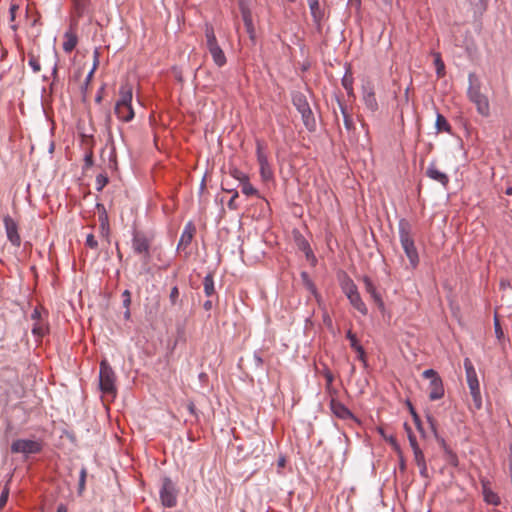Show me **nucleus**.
<instances>
[{
    "instance_id": "nucleus-50",
    "label": "nucleus",
    "mask_w": 512,
    "mask_h": 512,
    "mask_svg": "<svg viewBox=\"0 0 512 512\" xmlns=\"http://www.w3.org/2000/svg\"><path fill=\"white\" fill-rule=\"evenodd\" d=\"M85 476H86V472H85V470L83 469V470L81 471V476H80V481H79L80 489H83V488H84V484H85Z\"/></svg>"
},
{
    "instance_id": "nucleus-4",
    "label": "nucleus",
    "mask_w": 512,
    "mask_h": 512,
    "mask_svg": "<svg viewBox=\"0 0 512 512\" xmlns=\"http://www.w3.org/2000/svg\"><path fill=\"white\" fill-rule=\"evenodd\" d=\"M464 368L466 372L467 384L470 389V394L473 398L474 405L477 409H480L482 406L480 385L474 365L469 358L464 359Z\"/></svg>"
},
{
    "instance_id": "nucleus-25",
    "label": "nucleus",
    "mask_w": 512,
    "mask_h": 512,
    "mask_svg": "<svg viewBox=\"0 0 512 512\" xmlns=\"http://www.w3.org/2000/svg\"><path fill=\"white\" fill-rule=\"evenodd\" d=\"M203 286L206 296L210 297L215 294L214 279L211 273L204 277Z\"/></svg>"
},
{
    "instance_id": "nucleus-22",
    "label": "nucleus",
    "mask_w": 512,
    "mask_h": 512,
    "mask_svg": "<svg viewBox=\"0 0 512 512\" xmlns=\"http://www.w3.org/2000/svg\"><path fill=\"white\" fill-rule=\"evenodd\" d=\"M427 176L430 177L431 179L441 183L442 185H446L449 181L448 179V176L441 172L440 170H438L435 166H430L428 167L427 169Z\"/></svg>"
},
{
    "instance_id": "nucleus-10",
    "label": "nucleus",
    "mask_w": 512,
    "mask_h": 512,
    "mask_svg": "<svg viewBox=\"0 0 512 512\" xmlns=\"http://www.w3.org/2000/svg\"><path fill=\"white\" fill-rule=\"evenodd\" d=\"M160 499L165 507L172 508L177 504V490L169 478H164L160 489Z\"/></svg>"
},
{
    "instance_id": "nucleus-46",
    "label": "nucleus",
    "mask_w": 512,
    "mask_h": 512,
    "mask_svg": "<svg viewBox=\"0 0 512 512\" xmlns=\"http://www.w3.org/2000/svg\"><path fill=\"white\" fill-rule=\"evenodd\" d=\"M108 179L104 175H98L96 178V183L98 185V190H102L103 187L107 184Z\"/></svg>"
},
{
    "instance_id": "nucleus-63",
    "label": "nucleus",
    "mask_w": 512,
    "mask_h": 512,
    "mask_svg": "<svg viewBox=\"0 0 512 512\" xmlns=\"http://www.w3.org/2000/svg\"><path fill=\"white\" fill-rule=\"evenodd\" d=\"M222 189H223L224 191H226V192H229V193H231V190H232V189H230V188H227V189H226V188H224V187H222Z\"/></svg>"
},
{
    "instance_id": "nucleus-12",
    "label": "nucleus",
    "mask_w": 512,
    "mask_h": 512,
    "mask_svg": "<svg viewBox=\"0 0 512 512\" xmlns=\"http://www.w3.org/2000/svg\"><path fill=\"white\" fill-rule=\"evenodd\" d=\"M150 239L142 232L136 231L132 238V248L136 254L143 255L147 262L150 254Z\"/></svg>"
},
{
    "instance_id": "nucleus-28",
    "label": "nucleus",
    "mask_w": 512,
    "mask_h": 512,
    "mask_svg": "<svg viewBox=\"0 0 512 512\" xmlns=\"http://www.w3.org/2000/svg\"><path fill=\"white\" fill-rule=\"evenodd\" d=\"M342 86L347 91L349 96H354L353 77L349 71H347L344 77L342 78Z\"/></svg>"
},
{
    "instance_id": "nucleus-23",
    "label": "nucleus",
    "mask_w": 512,
    "mask_h": 512,
    "mask_svg": "<svg viewBox=\"0 0 512 512\" xmlns=\"http://www.w3.org/2000/svg\"><path fill=\"white\" fill-rule=\"evenodd\" d=\"M78 39L75 33L67 31L64 34L63 50L70 53L77 45Z\"/></svg>"
},
{
    "instance_id": "nucleus-36",
    "label": "nucleus",
    "mask_w": 512,
    "mask_h": 512,
    "mask_svg": "<svg viewBox=\"0 0 512 512\" xmlns=\"http://www.w3.org/2000/svg\"><path fill=\"white\" fill-rule=\"evenodd\" d=\"M100 233L102 235V237H104L105 239H107V241H109V225H108V222H107V217L104 216V217H100Z\"/></svg>"
},
{
    "instance_id": "nucleus-58",
    "label": "nucleus",
    "mask_w": 512,
    "mask_h": 512,
    "mask_svg": "<svg viewBox=\"0 0 512 512\" xmlns=\"http://www.w3.org/2000/svg\"><path fill=\"white\" fill-rule=\"evenodd\" d=\"M358 357L359 359H361L362 361H364V358H365V351L364 349L362 348V353H358Z\"/></svg>"
},
{
    "instance_id": "nucleus-26",
    "label": "nucleus",
    "mask_w": 512,
    "mask_h": 512,
    "mask_svg": "<svg viewBox=\"0 0 512 512\" xmlns=\"http://www.w3.org/2000/svg\"><path fill=\"white\" fill-rule=\"evenodd\" d=\"M440 443L445 451L447 462L454 467L458 466L457 455L446 445V443L443 439H441Z\"/></svg>"
},
{
    "instance_id": "nucleus-9",
    "label": "nucleus",
    "mask_w": 512,
    "mask_h": 512,
    "mask_svg": "<svg viewBox=\"0 0 512 512\" xmlns=\"http://www.w3.org/2000/svg\"><path fill=\"white\" fill-rule=\"evenodd\" d=\"M425 379H429V399L432 401L439 400L444 396L443 382L438 373L433 369H427L422 373Z\"/></svg>"
},
{
    "instance_id": "nucleus-39",
    "label": "nucleus",
    "mask_w": 512,
    "mask_h": 512,
    "mask_svg": "<svg viewBox=\"0 0 512 512\" xmlns=\"http://www.w3.org/2000/svg\"><path fill=\"white\" fill-rule=\"evenodd\" d=\"M231 193H232V197H231V199L228 201V204H227V205H228L229 209H231V210H236V209L238 208V206H237V204H236V199L238 198L239 193H238V191H237V190H235V189H232V190H231Z\"/></svg>"
},
{
    "instance_id": "nucleus-56",
    "label": "nucleus",
    "mask_w": 512,
    "mask_h": 512,
    "mask_svg": "<svg viewBox=\"0 0 512 512\" xmlns=\"http://www.w3.org/2000/svg\"><path fill=\"white\" fill-rule=\"evenodd\" d=\"M406 468V464H405V460L403 459V457L401 456L400 457V469L401 470H404Z\"/></svg>"
},
{
    "instance_id": "nucleus-3",
    "label": "nucleus",
    "mask_w": 512,
    "mask_h": 512,
    "mask_svg": "<svg viewBox=\"0 0 512 512\" xmlns=\"http://www.w3.org/2000/svg\"><path fill=\"white\" fill-rule=\"evenodd\" d=\"M133 89L128 83L121 85L119 89V98L115 104V114L123 122L133 120L135 113L132 108Z\"/></svg>"
},
{
    "instance_id": "nucleus-55",
    "label": "nucleus",
    "mask_w": 512,
    "mask_h": 512,
    "mask_svg": "<svg viewBox=\"0 0 512 512\" xmlns=\"http://www.w3.org/2000/svg\"><path fill=\"white\" fill-rule=\"evenodd\" d=\"M204 308H205L206 310H210V309L212 308V302H211L210 300L206 301V302L204 303Z\"/></svg>"
},
{
    "instance_id": "nucleus-17",
    "label": "nucleus",
    "mask_w": 512,
    "mask_h": 512,
    "mask_svg": "<svg viewBox=\"0 0 512 512\" xmlns=\"http://www.w3.org/2000/svg\"><path fill=\"white\" fill-rule=\"evenodd\" d=\"M413 456H414V462L417 465V467L419 468L420 475L425 479H429L430 476L428 473V467H427L426 459H425L422 449L419 448L417 450H414Z\"/></svg>"
},
{
    "instance_id": "nucleus-53",
    "label": "nucleus",
    "mask_w": 512,
    "mask_h": 512,
    "mask_svg": "<svg viewBox=\"0 0 512 512\" xmlns=\"http://www.w3.org/2000/svg\"><path fill=\"white\" fill-rule=\"evenodd\" d=\"M32 319L35 320V322L39 321L40 313L37 309H35L31 315Z\"/></svg>"
},
{
    "instance_id": "nucleus-13",
    "label": "nucleus",
    "mask_w": 512,
    "mask_h": 512,
    "mask_svg": "<svg viewBox=\"0 0 512 512\" xmlns=\"http://www.w3.org/2000/svg\"><path fill=\"white\" fill-rule=\"evenodd\" d=\"M362 101L370 112L375 113L378 111L379 105L376 99L374 85L369 81L362 85Z\"/></svg>"
},
{
    "instance_id": "nucleus-60",
    "label": "nucleus",
    "mask_w": 512,
    "mask_h": 512,
    "mask_svg": "<svg viewBox=\"0 0 512 512\" xmlns=\"http://www.w3.org/2000/svg\"><path fill=\"white\" fill-rule=\"evenodd\" d=\"M130 317V311L129 309L127 308L126 312H125V318L128 319Z\"/></svg>"
},
{
    "instance_id": "nucleus-8",
    "label": "nucleus",
    "mask_w": 512,
    "mask_h": 512,
    "mask_svg": "<svg viewBox=\"0 0 512 512\" xmlns=\"http://www.w3.org/2000/svg\"><path fill=\"white\" fill-rule=\"evenodd\" d=\"M43 443L40 440L17 439L11 444L12 453H20L25 457L42 451Z\"/></svg>"
},
{
    "instance_id": "nucleus-37",
    "label": "nucleus",
    "mask_w": 512,
    "mask_h": 512,
    "mask_svg": "<svg viewBox=\"0 0 512 512\" xmlns=\"http://www.w3.org/2000/svg\"><path fill=\"white\" fill-rule=\"evenodd\" d=\"M46 332V327L40 321L34 323L32 333L37 337H42Z\"/></svg>"
},
{
    "instance_id": "nucleus-5",
    "label": "nucleus",
    "mask_w": 512,
    "mask_h": 512,
    "mask_svg": "<svg viewBox=\"0 0 512 512\" xmlns=\"http://www.w3.org/2000/svg\"><path fill=\"white\" fill-rule=\"evenodd\" d=\"M206 48L210 53L213 62L218 67H223L226 62V56L222 48L219 46L217 38L212 26L206 25L205 28Z\"/></svg>"
},
{
    "instance_id": "nucleus-47",
    "label": "nucleus",
    "mask_w": 512,
    "mask_h": 512,
    "mask_svg": "<svg viewBox=\"0 0 512 512\" xmlns=\"http://www.w3.org/2000/svg\"><path fill=\"white\" fill-rule=\"evenodd\" d=\"M18 5L16 4H12L10 9H9V12H10V20L13 22L15 20V14H16V11L18 10Z\"/></svg>"
},
{
    "instance_id": "nucleus-19",
    "label": "nucleus",
    "mask_w": 512,
    "mask_h": 512,
    "mask_svg": "<svg viewBox=\"0 0 512 512\" xmlns=\"http://www.w3.org/2000/svg\"><path fill=\"white\" fill-rule=\"evenodd\" d=\"M363 282H364L365 290L367 291V293H369L371 295V297L373 298L374 302L378 305V307L380 309H383L384 302H383L381 296L379 295V293L376 291V287L374 286L372 280L368 277H365L363 279Z\"/></svg>"
},
{
    "instance_id": "nucleus-40",
    "label": "nucleus",
    "mask_w": 512,
    "mask_h": 512,
    "mask_svg": "<svg viewBox=\"0 0 512 512\" xmlns=\"http://www.w3.org/2000/svg\"><path fill=\"white\" fill-rule=\"evenodd\" d=\"M407 431H408V439H409V443L412 448V451L419 449L420 447L418 445L416 436L411 432L410 428H408Z\"/></svg>"
},
{
    "instance_id": "nucleus-14",
    "label": "nucleus",
    "mask_w": 512,
    "mask_h": 512,
    "mask_svg": "<svg viewBox=\"0 0 512 512\" xmlns=\"http://www.w3.org/2000/svg\"><path fill=\"white\" fill-rule=\"evenodd\" d=\"M257 161L260 166V176L263 181L267 182L272 180L273 178V171L269 165L267 156L263 152L262 146L260 143L257 144Z\"/></svg>"
},
{
    "instance_id": "nucleus-44",
    "label": "nucleus",
    "mask_w": 512,
    "mask_h": 512,
    "mask_svg": "<svg viewBox=\"0 0 512 512\" xmlns=\"http://www.w3.org/2000/svg\"><path fill=\"white\" fill-rule=\"evenodd\" d=\"M122 298H123V305H124V307L129 308V306L131 304V293H130V291L129 290H125L122 293Z\"/></svg>"
},
{
    "instance_id": "nucleus-31",
    "label": "nucleus",
    "mask_w": 512,
    "mask_h": 512,
    "mask_svg": "<svg viewBox=\"0 0 512 512\" xmlns=\"http://www.w3.org/2000/svg\"><path fill=\"white\" fill-rule=\"evenodd\" d=\"M338 103H339V107H340L341 113L344 118V125L348 130H350L353 128V125H354L353 120H352L351 116L348 114L346 106L340 101Z\"/></svg>"
},
{
    "instance_id": "nucleus-48",
    "label": "nucleus",
    "mask_w": 512,
    "mask_h": 512,
    "mask_svg": "<svg viewBox=\"0 0 512 512\" xmlns=\"http://www.w3.org/2000/svg\"><path fill=\"white\" fill-rule=\"evenodd\" d=\"M495 332L498 338H500L503 335L499 320L495 318Z\"/></svg>"
},
{
    "instance_id": "nucleus-61",
    "label": "nucleus",
    "mask_w": 512,
    "mask_h": 512,
    "mask_svg": "<svg viewBox=\"0 0 512 512\" xmlns=\"http://www.w3.org/2000/svg\"><path fill=\"white\" fill-rule=\"evenodd\" d=\"M324 321H325V322H327V323H329V324H331V319H330L328 316H326V317L324 318Z\"/></svg>"
},
{
    "instance_id": "nucleus-27",
    "label": "nucleus",
    "mask_w": 512,
    "mask_h": 512,
    "mask_svg": "<svg viewBox=\"0 0 512 512\" xmlns=\"http://www.w3.org/2000/svg\"><path fill=\"white\" fill-rule=\"evenodd\" d=\"M311 15L315 22H320L323 17V12L320 8L319 0L308 3Z\"/></svg>"
},
{
    "instance_id": "nucleus-11",
    "label": "nucleus",
    "mask_w": 512,
    "mask_h": 512,
    "mask_svg": "<svg viewBox=\"0 0 512 512\" xmlns=\"http://www.w3.org/2000/svg\"><path fill=\"white\" fill-rule=\"evenodd\" d=\"M343 289L344 293L349 299L350 304L362 315H366L368 310L365 303L361 299V296L358 292L356 285L352 281H349L345 284Z\"/></svg>"
},
{
    "instance_id": "nucleus-43",
    "label": "nucleus",
    "mask_w": 512,
    "mask_h": 512,
    "mask_svg": "<svg viewBox=\"0 0 512 512\" xmlns=\"http://www.w3.org/2000/svg\"><path fill=\"white\" fill-rule=\"evenodd\" d=\"M178 298H179V290L176 286H174L170 291L169 299H170L171 303L174 305L177 303Z\"/></svg>"
},
{
    "instance_id": "nucleus-41",
    "label": "nucleus",
    "mask_w": 512,
    "mask_h": 512,
    "mask_svg": "<svg viewBox=\"0 0 512 512\" xmlns=\"http://www.w3.org/2000/svg\"><path fill=\"white\" fill-rule=\"evenodd\" d=\"M98 56H99V54H98V51L96 50V51L94 52V64H93V67H92V69L90 70V72L88 73L87 78H86L87 82H89V81L92 79L93 74H94V72H95V70H96V68H97L98 61H99V60H98Z\"/></svg>"
},
{
    "instance_id": "nucleus-45",
    "label": "nucleus",
    "mask_w": 512,
    "mask_h": 512,
    "mask_svg": "<svg viewBox=\"0 0 512 512\" xmlns=\"http://www.w3.org/2000/svg\"><path fill=\"white\" fill-rule=\"evenodd\" d=\"M242 15H243V20H244L246 26L248 27V29H250L251 24H252L250 12L247 9L242 8Z\"/></svg>"
},
{
    "instance_id": "nucleus-38",
    "label": "nucleus",
    "mask_w": 512,
    "mask_h": 512,
    "mask_svg": "<svg viewBox=\"0 0 512 512\" xmlns=\"http://www.w3.org/2000/svg\"><path fill=\"white\" fill-rule=\"evenodd\" d=\"M9 497V487L5 485L0 495V511L4 508Z\"/></svg>"
},
{
    "instance_id": "nucleus-6",
    "label": "nucleus",
    "mask_w": 512,
    "mask_h": 512,
    "mask_svg": "<svg viewBox=\"0 0 512 512\" xmlns=\"http://www.w3.org/2000/svg\"><path fill=\"white\" fill-rule=\"evenodd\" d=\"M115 380L116 376L112 367L108 364L106 360L101 361L99 372V382L101 391L105 394L114 396L116 393Z\"/></svg>"
},
{
    "instance_id": "nucleus-21",
    "label": "nucleus",
    "mask_w": 512,
    "mask_h": 512,
    "mask_svg": "<svg viewBox=\"0 0 512 512\" xmlns=\"http://www.w3.org/2000/svg\"><path fill=\"white\" fill-rule=\"evenodd\" d=\"M482 493H483L484 501L486 503L494 505V506H497L500 504L499 496L489 488L488 483L485 481H482Z\"/></svg>"
},
{
    "instance_id": "nucleus-24",
    "label": "nucleus",
    "mask_w": 512,
    "mask_h": 512,
    "mask_svg": "<svg viewBox=\"0 0 512 512\" xmlns=\"http://www.w3.org/2000/svg\"><path fill=\"white\" fill-rule=\"evenodd\" d=\"M435 128L438 133H451V125L449 124L447 119L440 113H437L436 115Z\"/></svg>"
},
{
    "instance_id": "nucleus-34",
    "label": "nucleus",
    "mask_w": 512,
    "mask_h": 512,
    "mask_svg": "<svg viewBox=\"0 0 512 512\" xmlns=\"http://www.w3.org/2000/svg\"><path fill=\"white\" fill-rule=\"evenodd\" d=\"M28 56H29L28 64L32 68L33 72L34 73L40 72L41 66H40L39 58L32 53H29Z\"/></svg>"
},
{
    "instance_id": "nucleus-54",
    "label": "nucleus",
    "mask_w": 512,
    "mask_h": 512,
    "mask_svg": "<svg viewBox=\"0 0 512 512\" xmlns=\"http://www.w3.org/2000/svg\"><path fill=\"white\" fill-rule=\"evenodd\" d=\"M92 159H93L92 153H90L89 155H86L85 161H86L87 166H91L92 165V163H93Z\"/></svg>"
},
{
    "instance_id": "nucleus-35",
    "label": "nucleus",
    "mask_w": 512,
    "mask_h": 512,
    "mask_svg": "<svg viewBox=\"0 0 512 512\" xmlns=\"http://www.w3.org/2000/svg\"><path fill=\"white\" fill-rule=\"evenodd\" d=\"M347 338L350 340L351 347L357 352L362 353V346L358 343L356 335L349 330L347 332Z\"/></svg>"
},
{
    "instance_id": "nucleus-57",
    "label": "nucleus",
    "mask_w": 512,
    "mask_h": 512,
    "mask_svg": "<svg viewBox=\"0 0 512 512\" xmlns=\"http://www.w3.org/2000/svg\"><path fill=\"white\" fill-rule=\"evenodd\" d=\"M57 512H67V509L64 505H60L57 508Z\"/></svg>"
},
{
    "instance_id": "nucleus-1",
    "label": "nucleus",
    "mask_w": 512,
    "mask_h": 512,
    "mask_svg": "<svg viewBox=\"0 0 512 512\" xmlns=\"http://www.w3.org/2000/svg\"><path fill=\"white\" fill-rule=\"evenodd\" d=\"M468 82L467 97L469 101L475 105L481 116L488 117L490 115V103L487 95L481 91V83L473 73L469 74Z\"/></svg>"
},
{
    "instance_id": "nucleus-42",
    "label": "nucleus",
    "mask_w": 512,
    "mask_h": 512,
    "mask_svg": "<svg viewBox=\"0 0 512 512\" xmlns=\"http://www.w3.org/2000/svg\"><path fill=\"white\" fill-rule=\"evenodd\" d=\"M86 245L91 249L98 248V242L96 241L93 234H88L86 237Z\"/></svg>"
},
{
    "instance_id": "nucleus-20",
    "label": "nucleus",
    "mask_w": 512,
    "mask_h": 512,
    "mask_svg": "<svg viewBox=\"0 0 512 512\" xmlns=\"http://www.w3.org/2000/svg\"><path fill=\"white\" fill-rule=\"evenodd\" d=\"M331 409L333 413L341 419H349L353 417L352 413L345 405L334 399L331 401Z\"/></svg>"
},
{
    "instance_id": "nucleus-59",
    "label": "nucleus",
    "mask_w": 512,
    "mask_h": 512,
    "mask_svg": "<svg viewBox=\"0 0 512 512\" xmlns=\"http://www.w3.org/2000/svg\"><path fill=\"white\" fill-rule=\"evenodd\" d=\"M506 194L512 196V186L506 189Z\"/></svg>"
},
{
    "instance_id": "nucleus-33",
    "label": "nucleus",
    "mask_w": 512,
    "mask_h": 512,
    "mask_svg": "<svg viewBox=\"0 0 512 512\" xmlns=\"http://www.w3.org/2000/svg\"><path fill=\"white\" fill-rule=\"evenodd\" d=\"M229 173L234 179L238 180L240 182V184H242L243 182H245L249 179V176L246 173L242 172L241 170H239L236 167L230 168Z\"/></svg>"
},
{
    "instance_id": "nucleus-49",
    "label": "nucleus",
    "mask_w": 512,
    "mask_h": 512,
    "mask_svg": "<svg viewBox=\"0 0 512 512\" xmlns=\"http://www.w3.org/2000/svg\"><path fill=\"white\" fill-rule=\"evenodd\" d=\"M410 411H411V414L413 415L414 420H415V422H416V424H417L418 430H420V431H421V426H420L419 417H418V415L416 414V412L414 411V409H413V407H412V406H410Z\"/></svg>"
},
{
    "instance_id": "nucleus-15",
    "label": "nucleus",
    "mask_w": 512,
    "mask_h": 512,
    "mask_svg": "<svg viewBox=\"0 0 512 512\" xmlns=\"http://www.w3.org/2000/svg\"><path fill=\"white\" fill-rule=\"evenodd\" d=\"M4 226L7 234L8 240L15 246H20L21 237L18 233V226L16 222L9 216L6 215L3 219Z\"/></svg>"
},
{
    "instance_id": "nucleus-29",
    "label": "nucleus",
    "mask_w": 512,
    "mask_h": 512,
    "mask_svg": "<svg viewBox=\"0 0 512 512\" xmlns=\"http://www.w3.org/2000/svg\"><path fill=\"white\" fill-rule=\"evenodd\" d=\"M240 185L242 188V193L246 196L260 197L259 191L250 183L249 179Z\"/></svg>"
},
{
    "instance_id": "nucleus-30",
    "label": "nucleus",
    "mask_w": 512,
    "mask_h": 512,
    "mask_svg": "<svg viewBox=\"0 0 512 512\" xmlns=\"http://www.w3.org/2000/svg\"><path fill=\"white\" fill-rule=\"evenodd\" d=\"M302 277L305 281L306 288L314 295L316 301L318 303H321V297L318 294L317 289H316L315 285L313 284V282L308 279L307 273L303 272Z\"/></svg>"
},
{
    "instance_id": "nucleus-16",
    "label": "nucleus",
    "mask_w": 512,
    "mask_h": 512,
    "mask_svg": "<svg viewBox=\"0 0 512 512\" xmlns=\"http://www.w3.org/2000/svg\"><path fill=\"white\" fill-rule=\"evenodd\" d=\"M73 19L78 20L91 14L90 0H72Z\"/></svg>"
},
{
    "instance_id": "nucleus-2",
    "label": "nucleus",
    "mask_w": 512,
    "mask_h": 512,
    "mask_svg": "<svg viewBox=\"0 0 512 512\" xmlns=\"http://www.w3.org/2000/svg\"><path fill=\"white\" fill-rule=\"evenodd\" d=\"M398 229L401 246L412 268H415L419 263V256L414 243L412 226L406 219H401L398 224Z\"/></svg>"
},
{
    "instance_id": "nucleus-51",
    "label": "nucleus",
    "mask_w": 512,
    "mask_h": 512,
    "mask_svg": "<svg viewBox=\"0 0 512 512\" xmlns=\"http://www.w3.org/2000/svg\"><path fill=\"white\" fill-rule=\"evenodd\" d=\"M349 4L354 6L356 9L360 8L361 0H349Z\"/></svg>"
},
{
    "instance_id": "nucleus-7",
    "label": "nucleus",
    "mask_w": 512,
    "mask_h": 512,
    "mask_svg": "<svg viewBox=\"0 0 512 512\" xmlns=\"http://www.w3.org/2000/svg\"><path fill=\"white\" fill-rule=\"evenodd\" d=\"M293 104L296 107V109L298 110V112L301 114L305 127L309 131L315 130V127H316L315 118L313 116V112L310 108V105H309L306 97L301 93L295 94L293 96Z\"/></svg>"
},
{
    "instance_id": "nucleus-62",
    "label": "nucleus",
    "mask_w": 512,
    "mask_h": 512,
    "mask_svg": "<svg viewBox=\"0 0 512 512\" xmlns=\"http://www.w3.org/2000/svg\"><path fill=\"white\" fill-rule=\"evenodd\" d=\"M332 379H333V378H332V376H331V375H327V381H328V383H331V382H332Z\"/></svg>"
},
{
    "instance_id": "nucleus-18",
    "label": "nucleus",
    "mask_w": 512,
    "mask_h": 512,
    "mask_svg": "<svg viewBox=\"0 0 512 512\" xmlns=\"http://www.w3.org/2000/svg\"><path fill=\"white\" fill-rule=\"evenodd\" d=\"M195 232L196 228L193 225V223H187L180 237L178 248H186L187 246H189L194 237Z\"/></svg>"
},
{
    "instance_id": "nucleus-64",
    "label": "nucleus",
    "mask_w": 512,
    "mask_h": 512,
    "mask_svg": "<svg viewBox=\"0 0 512 512\" xmlns=\"http://www.w3.org/2000/svg\"><path fill=\"white\" fill-rule=\"evenodd\" d=\"M256 360H257L258 363H262V359L261 358L256 357Z\"/></svg>"
},
{
    "instance_id": "nucleus-32",
    "label": "nucleus",
    "mask_w": 512,
    "mask_h": 512,
    "mask_svg": "<svg viewBox=\"0 0 512 512\" xmlns=\"http://www.w3.org/2000/svg\"><path fill=\"white\" fill-rule=\"evenodd\" d=\"M434 64L436 67V73L438 77H442L445 74V64L441 59V55L439 53L434 54Z\"/></svg>"
},
{
    "instance_id": "nucleus-52",
    "label": "nucleus",
    "mask_w": 512,
    "mask_h": 512,
    "mask_svg": "<svg viewBox=\"0 0 512 512\" xmlns=\"http://www.w3.org/2000/svg\"><path fill=\"white\" fill-rule=\"evenodd\" d=\"M509 472H510V477H512V445H510Z\"/></svg>"
}]
</instances>
